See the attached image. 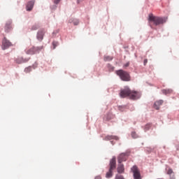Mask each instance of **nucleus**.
<instances>
[{
	"mask_svg": "<svg viewBox=\"0 0 179 179\" xmlns=\"http://www.w3.org/2000/svg\"><path fill=\"white\" fill-rule=\"evenodd\" d=\"M120 95L121 97H129V99H132L133 100H136L141 97V93L139 92L131 90L128 87L122 89Z\"/></svg>",
	"mask_w": 179,
	"mask_h": 179,
	"instance_id": "nucleus-1",
	"label": "nucleus"
},
{
	"mask_svg": "<svg viewBox=\"0 0 179 179\" xmlns=\"http://www.w3.org/2000/svg\"><path fill=\"white\" fill-rule=\"evenodd\" d=\"M148 22L150 26H152V23L157 26L159 24H163V23L166 22V19L164 17H159V16H155L153 13H150L148 16Z\"/></svg>",
	"mask_w": 179,
	"mask_h": 179,
	"instance_id": "nucleus-2",
	"label": "nucleus"
},
{
	"mask_svg": "<svg viewBox=\"0 0 179 179\" xmlns=\"http://www.w3.org/2000/svg\"><path fill=\"white\" fill-rule=\"evenodd\" d=\"M117 74L120 76L122 80L129 81L131 80V76L127 71H123V69H120L117 71Z\"/></svg>",
	"mask_w": 179,
	"mask_h": 179,
	"instance_id": "nucleus-3",
	"label": "nucleus"
},
{
	"mask_svg": "<svg viewBox=\"0 0 179 179\" xmlns=\"http://www.w3.org/2000/svg\"><path fill=\"white\" fill-rule=\"evenodd\" d=\"M43 45H41L39 47H31L28 50H25V52L30 55H34V54H38L41 50H43Z\"/></svg>",
	"mask_w": 179,
	"mask_h": 179,
	"instance_id": "nucleus-4",
	"label": "nucleus"
},
{
	"mask_svg": "<svg viewBox=\"0 0 179 179\" xmlns=\"http://www.w3.org/2000/svg\"><path fill=\"white\" fill-rule=\"evenodd\" d=\"M131 171L133 173V176L134 179H142V177L141 176L140 170L138 167V166L134 165L131 168Z\"/></svg>",
	"mask_w": 179,
	"mask_h": 179,
	"instance_id": "nucleus-5",
	"label": "nucleus"
},
{
	"mask_svg": "<svg viewBox=\"0 0 179 179\" xmlns=\"http://www.w3.org/2000/svg\"><path fill=\"white\" fill-rule=\"evenodd\" d=\"M11 45H12V43H10L9 40H7V38L4 37L2 41L3 49L6 50V48H8V47H10Z\"/></svg>",
	"mask_w": 179,
	"mask_h": 179,
	"instance_id": "nucleus-6",
	"label": "nucleus"
},
{
	"mask_svg": "<svg viewBox=\"0 0 179 179\" xmlns=\"http://www.w3.org/2000/svg\"><path fill=\"white\" fill-rule=\"evenodd\" d=\"M128 157L127 153H120L117 157L118 163H122V162H125Z\"/></svg>",
	"mask_w": 179,
	"mask_h": 179,
	"instance_id": "nucleus-7",
	"label": "nucleus"
},
{
	"mask_svg": "<svg viewBox=\"0 0 179 179\" xmlns=\"http://www.w3.org/2000/svg\"><path fill=\"white\" fill-rule=\"evenodd\" d=\"M110 171H111V174L113 176V170L114 169L116 168V159L115 157H113L110 162Z\"/></svg>",
	"mask_w": 179,
	"mask_h": 179,
	"instance_id": "nucleus-8",
	"label": "nucleus"
},
{
	"mask_svg": "<svg viewBox=\"0 0 179 179\" xmlns=\"http://www.w3.org/2000/svg\"><path fill=\"white\" fill-rule=\"evenodd\" d=\"M13 27H12V22L11 20H8L6 22V25H5V31L8 33V31H10L12 30Z\"/></svg>",
	"mask_w": 179,
	"mask_h": 179,
	"instance_id": "nucleus-9",
	"label": "nucleus"
},
{
	"mask_svg": "<svg viewBox=\"0 0 179 179\" xmlns=\"http://www.w3.org/2000/svg\"><path fill=\"white\" fill-rule=\"evenodd\" d=\"M44 34H45L44 30H39L38 31L36 38H38V40H39V41H42Z\"/></svg>",
	"mask_w": 179,
	"mask_h": 179,
	"instance_id": "nucleus-10",
	"label": "nucleus"
},
{
	"mask_svg": "<svg viewBox=\"0 0 179 179\" xmlns=\"http://www.w3.org/2000/svg\"><path fill=\"white\" fill-rule=\"evenodd\" d=\"M34 3L35 1H29V2L27 3V10H32Z\"/></svg>",
	"mask_w": 179,
	"mask_h": 179,
	"instance_id": "nucleus-11",
	"label": "nucleus"
},
{
	"mask_svg": "<svg viewBox=\"0 0 179 179\" xmlns=\"http://www.w3.org/2000/svg\"><path fill=\"white\" fill-rule=\"evenodd\" d=\"M163 103H164L163 100H157L154 103V108H156V110H159V106H162V104H163Z\"/></svg>",
	"mask_w": 179,
	"mask_h": 179,
	"instance_id": "nucleus-12",
	"label": "nucleus"
},
{
	"mask_svg": "<svg viewBox=\"0 0 179 179\" xmlns=\"http://www.w3.org/2000/svg\"><path fill=\"white\" fill-rule=\"evenodd\" d=\"M118 173H124V164L122 163H119L117 168Z\"/></svg>",
	"mask_w": 179,
	"mask_h": 179,
	"instance_id": "nucleus-13",
	"label": "nucleus"
},
{
	"mask_svg": "<svg viewBox=\"0 0 179 179\" xmlns=\"http://www.w3.org/2000/svg\"><path fill=\"white\" fill-rule=\"evenodd\" d=\"M29 58L24 59L22 57H20L18 58H16L15 61L17 64H22V62H27V61H29Z\"/></svg>",
	"mask_w": 179,
	"mask_h": 179,
	"instance_id": "nucleus-14",
	"label": "nucleus"
},
{
	"mask_svg": "<svg viewBox=\"0 0 179 179\" xmlns=\"http://www.w3.org/2000/svg\"><path fill=\"white\" fill-rule=\"evenodd\" d=\"M173 92V89H162V93L164 94H171Z\"/></svg>",
	"mask_w": 179,
	"mask_h": 179,
	"instance_id": "nucleus-15",
	"label": "nucleus"
},
{
	"mask_svg": "<svg viewBox=\"0 0 179 179\" xmlns=\"http://www.w3.org/2000/svg\"><path fill=\"white\" fill-rule=\"evenodd\" d=\"M113 59V57L110 55H104L103 60L104 61H112Z\"/></svg>",
	"mask_w": 179,
	"mask_h": 179,
	"instance_id": "nucleus-16",
	"label": "nucleus"
},
{
	"mask_svg": "<svg viewBox=\"0 0 179 179\" xmlns=\"http://www.w3.org/2000/svg\"><path fill=\"white\" fill-rule=\"evenodd\" d=\"M112 176H113V174H112V171H111V166H110L109 171L106 173V177L107 178H109L110 177H112Z\"/></svg>",
	"mask_w": 179,
	"mask_h": 179,
	"instance_id": "nucleus-17",
	"label": "nucleus"
},
{
	"mask_svg": "<svg viewBox=\"0 0 179 179\" xmlns=\"http://www.w3.org/2000/svg\"><path fill=\"white\" fill-rule=\"evenodd\" d=\"M31 70H32V67L28 66L27 68H25L24 72H26L27 73H29V72H31Z\"/></svg>",
	"mask_w": 179,
	"mask_h": 179,
	"instance_id": "nucleus-18",
	"label": "nucleus"
},
{
	"mask_svg": "<svg viewBox=\"0 0 179 179\" xmlns=\"http://www.w3.org/2000/svg\"><path fill=\"white\" fill-rule=\"evenodd\" d=\"M152 127V124H146V125L145 126V131H148V129H150V128H151Z\"/></svg>",
	"mask_w": 179,
	"mask_h": 179,
	"instance_id": "nucleus-19",
	"label": "nucleus"
},
{
	"mask_svg": "<svg viewBox=\"0 0 179 179\" xmlns=\"http://www.w3.org/2000/svg\"><path fill=\"white\" fill-rule=\"evenodd\" d=\"M167 173L169 174L170 178L171 179L172 173H173V169H169L167 171Z\"/></svg>",
	"mask_w": 179,
	"mask_h": 179,
	"instance_id": "nucleus-20",
	"label": "nucleus"
},
{
	"mask_svg": "<svg viewBox=\"0 0 179 179\" xmlns=\"http://www.w3.org/2000/svg\"><path fill=\"white\" fill-rule=\"evenodd\" d=\"M115 179H125V178L121 174H117L115 176Z\"/></svg>",
	"mask_w": 179,
	"mask_h": 179,
	"instance_id": "nucleus-21",
	"label": "nucleus"
},
{
	"mask_svg": "<svg viewBox=\"0 0 179 179\" xmlns=\"http://www.w3.org/2000/svg\"><path fill=\"white\" fill-rule=\"evenodd\" d=\"M39 27V24H34V26H32L31 27V30H37V29H38Z\"/></svg>",
	"mask_w": 179,
	"mask_h": 179,
	"instance_id": "nucleus-22",
	"label": "nucleus"
},
{
	"mask_svg": "<svg viewBox=\"0 0 179 179\" xmlns=\"http://www.w3.org/2000/svg\"><path fill=\"white\" fill-rule=\"evenodd\" d=\"M131 136H132V138H138V134H136V132L133 131V132H131Z\"/></svg>",
	"mask_w": 179,
	"mask_h": 179,
	"instance_id": "nucleus-23",
	"label": "nucleus"
},
{
	"mask_svg": "<svg viewBox=\"0 0 179 179\" xmlns=\"http://www.w3.org/2000/svg\"><path fill=\"white\" fill-rule=\"evenodd\" d=\"M53 48H56V47L58 45V42L57 41H53L52 43Z\"/></svg>",
	"mask_w": 179,
	"mask_h": 179,
	"instance_id": "nucleus-24",
	"label": "nucleus"
},
{
	"mask_svg": "<svg viewBox=\"0 0 179 179\" xmlns=\"http://www.w3.org/2000/svg\"><path fill=\"white\" fill-rule=\"evenodd\" d=\"M73 23L75 26H77L78 24H79L80 22L78 20H73Z\"/></svg>",
	"mask_w": 179,
	"mask_h": 179,
	"instance_id": "nucleus-25",
	"label": "nucleus"
},
{
	"mask_svg": "<svg viewBox=\"0 0 179 179\" xmlns=\"http://www.w3.org/2000/svg\"><path fill=\"white\" fill-rule=\"evenodd\" d=\"M171 179H176V175L174 174V171H173V170H172L171 178Z\"/></svg>",
	"mask_w": 179,
	"mask_h": 179,
	"instance_id": "nucleus-26",
	"label": "nucleus"
},
{
	"mask_svg": "<svg viewBox=\"0 0 179 179\" xmlns=\"http://www.w3.org/2000/svg\"><path fill=\"white\" fill-rule=\"evenodd\" d=\"M130 65V62H127L126 64H124V66L127 67L129 66Z\"/></svg>",
	"mask_w": 179,
	"mask_h": 179,
	"instance_id": "nucleus-27",
	"label": "nucleus"
},
{
	"mask_svg": "<svg viewBox=\"0 0 179 179\" xmlns=\"http://www.w3.org/2000/svg\"><path fill=\"white\" fill-rule=\"evenodd\" d=\"M94 179H102L101 176H96Z\"/></svg>",
	"mask_w": 179,
	"mask_h": 179,
	"instance_id": "nucleus-28",
	"label": "nucleus"
},
{
	"mask_svg": "<svg viewBox=\"0 0 179 179\" xmlns=\"http://www.w3.org/2000/svg\"><path fill=\"white\" fill-rule=\"evenodd\" d=\"M148 64V59H144V65H146Z\"/></svg>",
	"mask_w": 179,
	"mask_h": 179,
	"instance_id": "nucleus-29",
	"label": "nucleus"
},
{
	"mask_svg": "<svg viewBox=\"0 0 179 179\" xmlns=\"http://www.w3.org/2000/svg\"><path fill=\"white\" fill-rule=\"evenodd\" d=\"M107 138H108V139H111L113 136H107Z\"/></svg>",
	"mask_w": 179,
	"mask_h": 179,
	"instance_id": "nucleus-30",
	"label": "nucleus"
},
{
	"mask_svg": "<svg viewBox=\"0 0 179 179\" xmlns=\"http://www.w3.org/2000/svg\"><path fill=\"white\" fill-rule=\"evenodd\" d=\"M157 179H163V178H157Z\"/></svg>",
	"mask_w": 179,
	"mask_h": 179,
	"instance_id": "nucleus-31",
	"label": "nucleus"
}]
</instances>
